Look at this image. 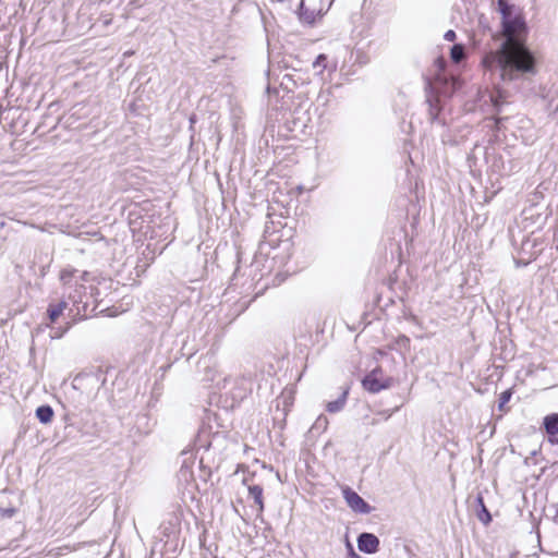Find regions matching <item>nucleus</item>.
<instances>
[{"label": "nucleus", "instance_id": "nucleus-6", "mask_svg": "<svg viewBox=\"0 0 558 558\" xmlns=\"http://www.w3.org/2000/svg\"><path fill=\"white\" fill-rule=\"evenodd\" d=\"M194 464H195V459H193L191 457L184 459V461L179 470V473H178V477H179L180 482L190 484L191 482L194 481V475H193Z\"/></svg>", "mask_w": 558, "mask_h": 558}, {"label": "nucleus", "instance_id": "nucleus-5", "mask_svg": "<svg viewBox=\"0 0 558 558\" xmlns=\"http://www.w3.org/2000/svg\"><path fill=\"white\" fill-rule=\"evenodd\" d=\"M359 549L366 554H373L378 550L379 539L371 533H362L357 539Z\"/></svg>", "mask_w": 558, "mask_h": 558}, {"label": "nucleus", "instance_id": "nucleus-8", "mask_svg": "<svg viewBox=\"0 0 558 558\" xmlns=\"http://www.w3.org/2000/svg\"><path fill=\"white\" fill-rule=\"evenodd\" d=\"M248 493L250 496L254 499L255 504L258 506V512H263V488L259 485H252L248 487Z\"/></svg>", "mask_w": 558, "mask_h": 558}, {"label": "nucleus", "instance_id": "nucleus-22", "mask_svg": "<svg viewBox=\"0 0 558 558\" xmlns=\"http://www.w3.org/2000/svg\"><path fill=\"white\" fill-rule=\"evenodd\" d=\"M554 241L556 242V250L558 251V230L554 233Z\"/></svg>", "mask_w": 558, "mask_h": 558}, {"label": "nucleus", "instance_id": "nucleus-12", "mask_svg": "<svg viewBox=\"0 0 558 558\" xmlns=\"http://www.w3.org/2000/svg\"><path fill=\"white\" fill-rule=\"evenodd\" d=\"M326 56L325 54H319L316 60L314 61L313 63V68L314 69H319L317 74H322L323 73V70L327 68V64H326Z\"/></svg>", "mask_w": 558, "mask_h": 558}, {"label": "nucleus", "instance_id": "nucleus-19", "mask_svg": "<svg viewBox=\"0 0 558 558\" xmlns=\"http://www.w3.org/2000/svg\"><path fill=\"white\" fill-rule=\"evenodd\" d=\"M398 410H399V408L397 407L393 410H384V411L379 412V414L383 415L385 420H388L393 414V412H396Z\"/></svg>", "mask_w": 558, "mask_h": 558}, {"label": "nucleus", "instance_id": "nucleus-23", "mask_svg": "<svg viewBox=\"0 0 558 558\" xmlns=\"http://www.w3.org/2000/svg\"><path fill=\"white\" fill-rule=\"evenodd\" d=\"M483 511H484V518H487V521L490 520V514L487 512V510L485 508H483Z\"/></svg>", "mask_w": 558, "mask_h": 558}, {"label": "nucleus", "instance_id": "nucleus-25", "mask_svg": "<svg viewBox=\"0 0 558 558\" xmlns=\"http://www.w3.org/2000/svg\"><path fill=\"white\" fill-rule=\"evenodd\" d=\"M131 54H133V52H132V51H126V52H124V56H131Z\"/></svg>", "mask_w": 558, "mask_h": 558}, {"label": "nucleus", "instance_id": "nucleus-7", "mask_svg": "<svg viewBox=\"0 0 558 558\" xmlns=\"http://www.w3.org/2000/svg\"><path fill=\"white\" fill-rule=\"evenodd\" d=\"M544 427L547 434L554 436L558 434V414H550L544 418Z\"/></svg>", "mask_w": 558, "mask_h": 558}, {"label": "nucleus", "instance_id": "nucleus-15", "mask_svg": "<svg viewBox=\"0 0 558 558\" xmlns=\"http://www.w3.org/2000/svg\"><path fill=\"white\" fill-rule=\"evenodd\" d=\"M510 398H511L510 390H506V391L501 392V395L499 397L498 408L500 410H504V407L509 402Z\"/></svg>", "mask_w": 558, "mask_h": 558}, {"label": "nucleus", "instance_id": "nucleus-3", "mask_svg": "<svg viewBox=\"0 0 558 558\" xmlns=\"http://www.w3.org/2000/svg\"><path fill=\"white\" fill-rule=\"evenodd\" d=\"M343 497L348 506L355 512L369 513V505L354 490L349 487L342 489Z\"/></svg>", "mask_w": 558, "mask_h": 558}, {"label": "nucleus", "instance_id": "nucleus-4", "mask_svg": "<svg viewBox=\"0 0 558 558\" xmlns=\"http://www.w3.org/2000/svg\"><path fill=\"white\" fill-rule=\"evenodd\" d=\"M65 311H69V316H74L75 314L80 313V308H76V312L74 313V310L72 307H69V304L66 301H60L56 304H50L47 308V315L49 318L50 324L56 323Z\"/></svg>", "mask_w": 558, "mask_h": 558}, {"label": "nucleus", "instance_id": "nucleus-21", "mask_svg": "<svg viewBox=\"0 0 558 558\" xmlns=\"http://www.w3.org/2000/svg\"><path fill=\"white\" fill-rule=\"evenodd\" d=\"M70 299H73V304L75 305L76 303H80L82 301L81 299V295H78V298L76 299L75 296H72L71 294L69 295Z\"/></svg>", "mask_w": 558, "mask_h": 558}, {"label": "nucleus", "instance_id": "nucleus-20", "mask_svg": "<svg viewBox=\"0 0 558 558\" xmlns=\"http://www.w3.org/2000/svg\"><path fill=\"white\" fill-rule=\"evenodd\" d=\"M444 38L447 40V41H453L456 39V33L451 29L447 31L444 35Z\"/></svg>", "mask_w": 558, "mask_h": 558}, {"label": "nucleus", "instance_id": "nucleus-18", "mask_svg": "<svg viewBox=\"0 0 558 558\" xmlns=\"http://www.w3.org/2000/svg\"><path fill=\"white\" fill-rule=\"evenodd\" d=\"M327 425H328V418H327L326 416H324V415H320V416L316 420V422H315V424L313 425V427H314V428H323V429H325V428L327 427Z\"/></svg>", "mask_w": 558, "mask_h": 558}, {"label": "nucleus", "instance_id": "nucleus-10", "mask_svg": "<svg viewBox=\"0 0 558 558\" xmlns=\"http://www.w3.org/2000/svg\"><path fill=\"white\" fill-rule=\"evenodd\" d=\"M348 391L344 390L342 395L336 400L327 403V411L330 413H336L342 410L345 404Z\"/></svg>", "mask_w": 558, "mask_h": 558}, {"label": "nucleus", "instance_id": "nucleus-16", "mask_svg": "<svg viewBox=\"0 0 558 558\" xmlns=\"http://www.w3.org/2000/svg\"><path fill=\"white\" fill-rule=\"evenodd\" d=\"M15 513L14 507H0V517L1 518H11Z\"/></svg>", "mask_w": 558, "mask_h": 558}, {"label": "nucleus", "instance_id": "nucleus-14", "mask_svg": "<svg viewBox=\"0 0 558 558\" xmlns=\"http://www.w3.org/2000/svg\"><path fill=\"white\" fill-rule=\"evenodd\" d=\"M207 377H208L209 380L216 383V386L218 388H226L227 387V383L229 380L227 377L218 379V378H216V374L209 375V373L207 374Z\"/></svg>", "mask_w": 558, "mask_h": 558}, {"label": "nucleus", "instance_id": "nucleus-11", "mask_svg": "<svg viewBox=\"0 0 558 558\" xmlns=\"http://www.w3.org/2000/svg\"><path fill=\"white\" fill-rule=\"evenodd\" d=\"M464 58V48L462 45H454L451 48V59L454 62H460Z\"/></svg>", "mask_w": 558, "mask_h": 558}, {"label": "nucleus", "instance_id": "nucleus-1", "mask_svg": "<svg viewBox=\"0 0 558 558\" xmlns=\"http://www.w3.org/2000/svg\"><path fill=\"white\" fill-rule=\"evenodd\" d=\"M505 41L487 53L482 64L486 70H499L502 81H513L535 73V59L524 45L526 26L517 9L506 0H498Z\"/></svg>", "mask_w": 558, "mask_h": 558}, {"label": "nucleus", "instance_id": "nucleus-2", "mask_svg": "<svg viewBox=\"0 0 558 558\" xmlns=\"http://www.w3.org/2000/svg\"><path fill=\"white\" fill-rule=\"evenodd\" d=\"M392 379L389 377H383L380 369H374L363 379V387L373 393L379 392L383 389H387L391 386Z\"/></svg>", "mask_w": 558, "mask_h": 558}, {"label": "nucleus", "instance_id": "nucleus-17", "mask_svg": "<svg viewBox=\"0 0 558 558\" xmlns=\"http://www.w3.org/2000/svg\"><path fill=\"white\" fill-rule=\"evenodd\" d=\"M70 326H66V328L64 329H60V328H51L50 330V338L51 339H58V338H61L63 336V333L69 329Z\"/></svg>", "mask_w": 558, "mask_h": 558}, {"label": "nucleus", "instance_id": "nucleus-13", "mask_svg": "<svg viewBox=\"0 0 558 558\" xmlns=\"http://www.w3.org/2000/svg\"><path fill=\"white\" fill-rule=\"evenodd\" d=\"M74 270L70 269H63L60 274V280L63 282V284H69L71 282V279L74 275Z\"/></svg>", "mask_w": 558, "mask_h": 558}, {"label": "nucleus", "instance_id": "nucleus-24", "mask_svg": "<svg viewBox=\"0 0 558 558\" xmlns=\"http://www.w3.org/2000/svg\"><path fill=\"white\" fill-rule=\"evenodd\" d=\"M483 511H484V518H487V521L490 520V514L487 512V510L485 508H483Z\"/></svg>", "mask_w": 558, "mask_h": 558}, {"label": "nucleus", "instance_id": "nucleus-9", "mask_svg": "<svg viewBox=\"0 0 558 558\" xmlns=\"http://www.w3.org/2000/svg\"><path fill=\"white\" fill-rule=\"evenodd\" d=\"M36 417L44 424L51 422L53 417V411L49 405H41L36 410Z\"/></svg>", "mask_w": 558, "mask_h": 558}]
</instances>
